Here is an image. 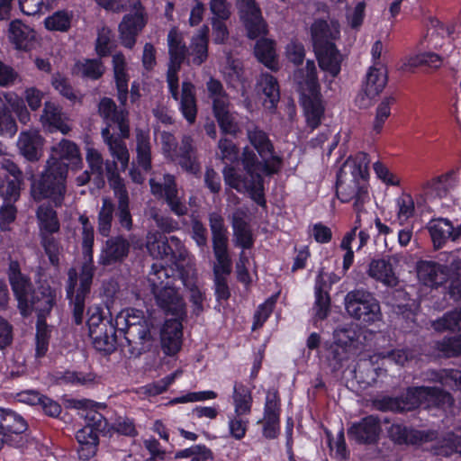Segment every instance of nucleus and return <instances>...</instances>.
<instances>
[{
  "instance_id": "f704fd0d",
  "label": "nucleus",
  "mask_w": 461,
  "mask_h": 461,
  "mask_svg": "<svg viewBox=\"0 0 461 461\" xmlns=\"http://www.w3.org/2000/svg\"><path fill=\"white\" fill-rule=\"evenodd\" d=\"M41 122L43 125L60 131L63 134H67L70 131L61 107L53 102H45Z\"/></svg>"
},
{
  "instance_id": "bf43d9fd",
  "label": "nucleus",
  "mask_w": 461,
  "mask_h": 461,
  "mask_svg": "<svg viewBox=\"0 0 461 461\" xmlns=\"http://www.w3.org/2000/svg\"><path fill=\"white\" fill-rule=\"evenodd\" d=\"M354 193L351 202L357 213L356 226L360 227V213L365 211V205L370 202L367 179H360V185Z\"/></svg>"
},
{
  "instance_id": "3c124183",
  "label": "nucleus",
  "mask_w": 461,
  "mask_h": 461,
  "mask_svg": "<svg viewBox=\"0 0 461 461\" xmlns=\"http://www.w3.org/2000/svg\"><path fill=\"white\" fill-rule=\"evenodd\" d=\"M229 106L230 104H223L213 107L212 110L221 131L225 134L235 135L239 131V126L234 115L230 112Z\"/></svg>"
},
{
  "instance_id": "338daca9",
  "label": "nucleus",
  "mask_w": 461,
  "mask_h": 461,
  "mask_svg": "<svg viewBox=\"0 0 461 461\" xmlns=\"http://www.w3.org/2000/svg\"><path fill=\"white\" fill-rule=\"evenodd\" d=\"M224 76L228 83L235 86L236 83H241L244 79L242 63L230 56L227 57V64L224 68Z\"/></svg>"
},
{
  "instance_id": "2eb2a0df",
  "label": "nucleus",
  "mask_w": 461,
  "mask_h": 461,
  "mask_svg": "<svg viewBox=\"0 0 461 461\" xmlns=\"http://www.w3.org/2000/svg\"><path fill=\"white\" fill-rule=\"evenodd\" d=\"M125 105L118 106L110 97H103L97 104V113L110 130L113 124L117 125L121 136L124 139L130 135L129 112Z\"/></svg>"
},
{
  "instance_id": "1a4fd4ad",
  "label": "nucleus",
  "mask_w": 461,
  "mask_h": 461,
  "mask_svg": "<svg viewBox=\"0 0 461 461\" xmlns=\"http://www.w3.org/2000/svg\"><path fill=\"white\" fill-rule=\"evenodd\" d=\"M225 184L241 194H249L258 205H265L264 179L260 173L240 172L234 167L226 165L222 169Z\"/></svg>"
},
{
  "instance_id": "de8ad7c7",
  "label": "nucleus",
  "mask_w": 461,
  "mask_h": 461,
  "mask_svg": "<svg viewBox=\"0 0 461 461\" xmlns=\"http://www.w3.org/2000/svg\"><path fill=\"white\" fill-rule=\"evenodd\" d=\"M137 160L140 167L148 171L151 168V145L149 133L139 130L136 133Z\"/></svg>"
},
{
  "instance_id": "603ef678",
  "label": "nucleus",
  "mask_w": 461,
  "mask_h": 461,
  "mask_svg": "<svg viewBox=\"0 0 461 461\" xmlns=\"http://www.w3.org/2000/svg\"><path fill=\"white\" fill-rule=\"evenodd\" d=\"M209 224L212 236V248L228 246L227 229L223 217L219 212H211Z\"/></svg>"
},
{
  "instance_id": "20e7f679",
  "label": "nucleus",
  "mask_w": 461,
  "mask_h": 461,
  "mask_svg": "<svg viewBox=\"0 0 461 461\" xmlns=\"http://www.w3.org/2000/svg\"><path fill=\"white\" fill-rule=\"evenodd\" d=\"M119 330L123 332L130 357H138L152 346L151 322L142 311L131 309L121 313L116 320Z\"/></svg>"
},
{
  "instance_id": "473e14b6",
  "label": "nucleus",
  "mask_w": 461,
  "mask_h": 461,
  "mask_svg": "<svg viewBox=\"0 0 461 461\" xmlns=\"http://www.w3.org/2000/svg\"><path fill=\"white\" fill-rule=\"evenodd\" d=\"M8 37L17 50L27 51L33 45L35 32L20 20H14L9 25Z\"/></svg>"
},
{
  "instance_id": "72a5a7b5",
  "label": "nucleus",
  "mask_w": 461,
  "mask_h": 461,
  "mask_svg": "<svg viewBox=\"0 0 461 461\" xmlns=\"http://www.w3.org/2000/svg\"><path fill=\"white\" fill-rule=\"evenodd\" d=\"M101 135L104 143L108 146L112 157L121 164V168L124 171L129 166L130 152L126 143L122 140V137L113 135L108 127L102 130Z\"/></svg>"
},
{
  "instance_id": "864d4df0",
  "label": "nucleus",
  "mask_w": 461,
  "mask_h": 461,
  "mask_svg": "<svg viewBox=\"0 0 461 461\" xmlns=\"http://www.w3.org/2000/svg\"><path fill=\"white\" fill-rule=\"evenodd\" d=\"M453 176V172H448L428 182L426 186L431 190V195L438 198L446 197L450 190L456 186Z\"/></svg>"
},
{
  "instance_id": "7c9ffc66",
  "label": "nucleus",
  "mask_w": 461,
  "mask_h": 461,
  "mask_svg": "<svg viewBox=\"0 0 461 461\" xmlns=\"http://www.w3.org/2000/svg\"><path fill=\"white\" fill-rule=\"evenodd\" d=\"M258 92L263 100L266 109H276L280 99V90L277 80L270 74H262L258 81Z\"/></svg>"
},
{
  "instance_id": "b1692460",
  "label": "nucleus",
  "mask_w": 461,
  "mask_h": 461,
  "mask_svg": "<svg viewBox=\"0 0 461 461\" xmlns=\"http://www.w3.org/2000/svg\"><path fill=\"white\" fill-rule=\"evenodd\" d=\"M389 432L393 440L399 444L418 445L436 438L433 431H420L400 424H393Z\"/></svg>"
},
{
  "instance_id": "774afa93",
  "label": "nucleus",
  "mask_w": 461,
  "mask_h": 461,
  "mask_svg": "<svg viewBox=\"0 0 461 461\" xmlns=\"http://www.w3.org/2000/svg\"><path fill=\"white\" fill-rule=\"evenodd\" d=\"M437 349L446 357L461 355V335L446 337L436 343Z\"/></svg>"
},
{
  "instance_id": "ddd939ff",
  "label": "nucleus",
  "mask_w": 461,
  "mask_h": 461,
  "mask_svg": "<svg viewBox=\"0 0 461 461\" xmlns=\"http://www.w3.org/2000/svg\"><path fill=\"white\" fill-rule=\"evenodd\" d=\"M150 192L153 195L163 197L170 211L176 216H184L188 212L184 196L180 194L173 175L166 174L163 183L157 182L154 178L149 179Z\"/></svg>"
},
{
  "instance_id": "39448f33",
  "label": "nucleus",
  "mask_w": 461,
  "mask_h": 461,
  "mask_svg": "<svg viewBox=\"0 0 461 461\" xmlns=\"http://www.w3.org/2000/svg\"><path fill=\"white\" fill-rule=\"evenodd\" d=\"M294 80L302 96L307 123L315 129L321 122L323 109L319 100L320 85L314 61L309 59L304 68L296 69Z\"/></svg>"
},
{
  "instance_id": "680f3d73",
  "label": "nucleus",
  "mask_w": 461,
  "mask_h": 461,
  "mask_svg": "<svg viewBox=\"0 0 461 461\" xmlns=\"http://www.w3.org/2000/svg\"><path fill=\"white\" fill-rule=\"evenodd\" d=\"M213 249L217 264L213 267L214 277L217 276H227L231 272V260L228 253V246H220Z\"/></svg>"
},
{
  "instance_id": "09e8293b",
  "label": "nucleus",
  "mask_w": 461,
  "mask_h": 461,
  "mask_svg": "<svg viewBox=\"0 0 461 461\" xmlns=\"http://www.w3.org/2000/svg\"><path fill=\"white\" fill-rule=\"evenodd\" d=\"M429 234L436 248H440L453 234V225L448 220L438 219L430 222Z\"/></svg>"
},
{
  "instance_id": "6ab92c4d",
  "label": "nucleus",
  "mask_w": 461,
  "mask_h": 461,
  "mask_svg": "<svg viewBox=\"0 0 461 461\" xmlns=\"http://www.w3.org/2000/svg\"><path fill=\"white\" fill-rule=\"evenodd\" d=\"M57 162L66 167H79L82 165V158L79 148L76 143L69 140L63 139L51 148V156L47 160V164L51 166V161Z\"/></svg>"
},
{
  "instance_id": "412c9836",
  "label": "nucleus",
  "mask_w": 461,
  "mask_h": 461,
  "mask_svg": "<svg viewBox=\"0 0 461 461\" xmlns=\"http://www.w3.org/2000/svg\"><path fill=\"white\" fill-rule=\"evenodd\" d=\"M381 426L379 420L373 416L362 419L358 423L350 427L348 430V437L361 444H372L376 442Z\"/></svg>"
},
{
  "instance_id": "8fccbe9b",
  "label": "nucleus",
  "mask_w": 461,
  "mask_h": 461,
  "mask_svg": "<svg viewBox=\"0 0 461 461\" xmlns=\"http://www.w3.org/2000/svg\"><path fill=\"white\" fill-rule=\"evenodd\" d=\"M233 403L237 416L249 414L252 404V396L249 389L241 384L236 383L233 391Z\"/></svg>"
},
{
  "instance_id": "bb28decb",
  "label": "nucleus",
  "mask_w": 461,
  "mask_h": 461,
  "mask_svg": "<svg viewBox=\"0 0 461 461\" xmlns=\"http://www.w3.org/2000/svg\"><path fill=\"white\" fill-rule=\"evenodd\" d=\"M170 242L172 252L168 258L177 268L183 285H186V279L192 270L191 257L177 237L171 236Z\"/></svg>"
},
{
  "instance_id": "052dcab7",
  "label": "nucleus",
  "mask_w": 461,
  "mask_h": 461,
  "mask_svg": "<svg viewBox=\"0 0 461 461\" xmlns=\"http://www.w3.org/2000/svg\"><path fill=\"white\" fill-rule=\"evenodd\" d=\"M432 327L438 331L461 330V310L447 312L442 318L433 321Z\"/></svg>"
},
{
  "instance_id": "dca6fc26",
  "label": "nucleus",
  "mask_w": 461,
  "mask_h": 461,
  "mask_svg": "<svg viewBox=\"0 0 461 461\" xmlns=\"http://www.w3.org/2000/svg\"><path fill=\"white\" fill-rule=\"evenodd\" d=\"M104 242L98 258L99 265L103 267H113L122 264L129 256L131 243L122 235L108 236Z\"/></svg>"
},
{
  "instance_id": "cd10ccee",
  "label": "nucleus",
  "mask_w": 461,
  "mask_h": 461,
  "mask_svg": "<svg viewBox=\"0 0 461 461\" xmlns=\"http://www.w3.org/2000/svg\"><path fill=\"white\" fill-rule=\"evenodd\" d=\"M314 53L319 67L322 71L330 75L332 78L339 74L343 58L335 45H329L323 49H315Z\"/></svg>"
},
{
  "instance_id": "f8f14e48",
  "label": "nucleus",
  "mask_w": 461,
  "mask_h": 461,
  "mask_svg": "<svg viewBox=\"0 0 461 461\" xmlns=\"http://www.w3.org/2000/svg\"><path fill=\"white\" fill-rule=\"evenodd\" d=\"M129 7L133 14L123 16L119 24V38L121 43L128 49H132L136 43L138 34L147 23V14L140 0H128Z\"/></svg>"
},
{
  "instance_id": "f03ea898",
  "label": "nucleus",
  "mask_w": 461,
  "mask_h": 461,
  "mask_svg": "<svg viewBox=\"0 0 461 461\" xmlns=\"http://www.w3.org/2000/svg\"><path fill=\"white\" fill-rule=\"evenodd\" d=\"M169 63L167 72V82L169 93L176 100H179V109L185 120L193 124L197 114L195 86L189 81L182 83L181 95L178 92V76L182 63L186 59L188 49L183 35L175 28L167 34Z\"/></svg>"
},
{
  "instance_id": "6e6d98bb",
  "label": "nucleus",
  "mask_w": 461,
  "mask_h": 461,
  "mask_svg": "<svg viewBox=\"0 0 461 461\" xmlns=\"http://www.w3.org/2000/svg\"><path fill=\"white\" fill-rule=\"evenodd\" d=\"M41 245L48 256L50 263L58 267L59 265V257L63 252V248L59 241L54 237V234H41L39 236Z\"/></svg>"
},
{
  "instance_id": "4c0bfd02",
  "label": "nucleus",
  "mask_w": 461,
  "mask_h": 461,
  "mask_svg": "<svg viewBox=\"0 0 461 461\" xmlns=\"http://www.w3.org/2000/svg\"><path fill=\"white\" fill-rule=\"evenodd\" d=\"M454 32V24L445 25L437 18H430L423 40L428 42V48L438 49L442 46L441 40Z\"/></svg>"
},
{
  "instance_id": "393cba45",
  "label": "nucleus",
  "mask_w": 461,
  "mask_h": 461,
  "mask_svg": "<svg viewBox=\"0 0 461 461\" xmlns=\"http://www.w3.org/2000/svg\"><path fill=\"white\" fill-rule=\"evenodd\" d=\"M182 329V323L177 317L167 320L164 323L161 330V344L166 354L175 355L180 349L183 336Z\"/></svg>"
},
{
  "instance_id": "69168bd1",
  "label": "nucleus",
  "mask_w": 461,
  "mask_h": 461,
  "mask_svg": "<svg viewBox=\"0 0 461 461\" xmlns=\"http://www.w3.org/2000/svg\"><path fill=\"white\" fill-rule=\"evenodd\" d=\"M50 330L44 320L39 318L37 321L36 330V357H41L45 356L49 348V340Z\"/></svg>"
},
{
  "instance_id": "13d9d810",
  "label": "nucleus",
  "mask_w": 461,
  "mask_h": 461,
  "mask_svg": "<svg viewBox=\"0 0 461 461\" xmlns=\"http://www.w3.org/2000/svg\"><path fill=\"white\" fill-rule=\"evenodd\" d=\"M442 65V58L434 52H424L410 57L404 63L405 68H413L426 66L431 68H438Z\"/></svg>"
},
{
  "instance_id": "aec40b11",
  "label": "nucleus",
  "mask_w": 461,
  "mask_h": 461,
  "mask_svg": "<svg viewBox=\"0 0 461 461\" xmlns=\"http://www.w3.org/2000/svg\"><path fill=\"white\" fill-rule=\"evenodd\" d=\"M157 305L167 314L181 317L185 313V303L176 284L152 292Z\"/></svg>"
},
{
  "instance_id": "ea45409f",
  "label": "nucleus",
  "mask_w": 461,
  "mask_h": 461,
  "mask_svg": "<svg viewBox=\"0 0 461 461\" xmlns=\"http://www.w3.org/2000/svg\"><path fill=\"white\" fill-rule=\"evenodd\" d=\"M41 144L42 140L37 131H23L17 142L18 149L22 155L32 161L39 158L38 153Z\"/></svg>"
},
{
  "instance_id": "37998d69",
  "label": "nucleus",
  "mask_w": 461,
  "mask_h": 461,
  "mask_svg": "<svg viewBox=\"0 0 461 461\" xmlns=\"http://www.w3.org/2000/svg\"><path fill=\"white\" fill-rule=\"evenodd\" d=\"M147 249L155 258H168L172 252L170 237L167 238L158 232H149L147 235Z\"/></svg>"
},
{
  "instance_id": "4d7b16f0",
  "label": "nucleus",
  "mask_w": 461,
  "mask_h": 461,
  "mask_svg": "<svg viewBox=\"0 0 461 461\" xmlns=\"http://www.w3.org/2000/svg\"><path fill=\"white\" fill-rule=\"evenodd\" d=\"M255 55L258 59L271 69L276 68L274 42L262 39L258 41L255 46Z\"/></svg>"
},
{
  "instance_id": "a211bd4d",
  "label": "nucleus",
  "mask_w": 461,
  "mask_h": 461,
  "mask_svg": "<svg viewBox=\"0 0 461 461\" xmlns=\"http://www.w3.org/2000/svg\"><path fill=\"white\" fill-rule=\"evenodd\" d=\"M27 425L20 415L10 410L0 408V449L5 446L16 445L15 438H21Z\"/></svg>"
},
{
  "instance_id": "a19ab883",
  "label": "nucleus",
  "mask_w": 461,
  "mask_h": 461,
  "mask_svg": "<svg viewBox=\"0 0 461 461\" xmlns=\"http://www.w3.org/2000/svg\"><path fill=\"white\" fill-rule=\"evenodd\" d=\"M105 325L106 327H100L99 330L92 331L89 336L96 350L110 354L115 349L116 329L112 323Z\"/></svg>"
},
{
  "instance_id": "0e129e2a",
  "label": "nucleus",
  "mask_w": 461,
  "mask_h": 461,
  "mask_svg": "<svg viewBox=\"0 0 461 461\" xmlns=\"http://www.w3.org/2000/svg\"><path fill=\"white\" fill-rule=\"evenodd\" d=\"M398 222L402 225L413 216L415 206L414 201L410 194H402L396 199Z\"/></svg>"
},
{
  "instance_id": "c9c22d12",
  "label": "nucleus",
  "mask_w": 461,
  "mask_h": 461,
  "mask_svg": "<svg viewBox=\"0 0 461 461\" xmlns=\"http://www.w3.org/2000/svg\"><path fill=\"white\" fill-rule=\"evenodd\" d=\"M114 79L117 88V99L122 105L127 103L129 76L126 72V60L122 53H116L113 57Z\"/></svg>"
},
{
  "instance_id": "7ed1b4c3",
  "label": "nucleus",
  "mask_w": 461,
  "mask_h": 461,
  "mask_svg": "<svg viewBox=\"0 0 461 461\" xmlns=\"http://www.w3.org/2000/svg\"><path fill=\"white\" fill-rule=\"evenodd\" d=\"M108 174H111V186L113 190L117 203L110 198L103 197L102 205L97 214V230L103 237H108L112 231L113 221L116 218L119 226L126 231L133 229V220L130 208V197L127 188L122 181L107 166Z\"/></svg>"
},
{
  "instance_id": "0eeeda50",
  "label": "nucleus",
  "mask_w": 461,
  "mask_h": 461,
  "mask_svg": "<svg viewBox=\"0 0 461 461\" xmlns=\"http://www.w3.org/2000/svg\"><path fill=\"white\" fill-rule=\"evenodd\" d=\"M419 280L428 286L443 285L450 276V293L461 301V259H454L449 267L432 261H421L417 266Z\"/></svg>"
},
{
  "instance_id": "f3484780",
  "label": "nucleus",
  "mask_w": 461,
  "mask_h": 461,
  "mask_svg": "<svg viewBox=\"0 0 461 461\" xmlns=\"http://www.w3.org/2000/svg\"><path fill=\"white\" fill-rule=\"evenodd\" d=\"M387 83L386 71L383 68H370L362 91L357 95L356 103L360 108H366L371 101L378 95Z\"/></svg>"
},
{
  "instance_id": "423d86ee",
  "label": "nucleus",
  "mask_w": 461,
  "mask_h": 461,
  "mask_svg": "<svg viewBox=\"0 0 461 461\" xmlns=\"http://www.w3.org/2000/svg\"><path fill=\"white\" fill-rule=\"evenodd\" d=\"M51 164V166L46 164L40 178L32 182L31 195L35 202L50 200L55 207H60L67 192L68 170L53 160Z\"/></svg>"
},
{
  "instance_id": "e433bc0d",
  "label": "nucleus",
  "mask_w": 461,
  "mask_h": 461,
  "mask_svg": "<svg viewBox=\"0 0 461 461\" xmlns=\"http://www.w3.org/2000/svg\"><path fill=\"white\" fill-rule=\"evenodd\" d=\"M367 275L387 286H395L398 284L392 264L384 258L371 260Z\"/></svg>"
},
{
  "instance_id": "9b49d317",
  "label": "nucleus",
  "mask_w": 461,
  "mask_h": 461,
  "mask_svg": "<svg viewBox=\"0 0 461 461\" xmlns=\"http://www.w3.org/2000/svg\"><path fill=\"white\" fill-rule=\"evenodd\" d=\"M7 276L21 314L28 316L32 312L35 297L31 279L21 272L20 264L16 260L10 261Z\"/></svg>"
},
{
  "instance_id": "5fc2aeb1",
  "label": "nucleus",
  "mask_w": 461,
  "mask_h": 461,
  "mask_svg": "<svg viewBox=\"0 0 461 461\" xmlns=\"http://www.w3.org/2000/svg\"><path fill=\"white\" fill-rule=\"evenodd\" d=\"M324 281L321 275H319L315 285V316L323 320L328 316L330 311V296L326 291H323Z\"/></svg>"
},
{
  "instance_id": "4468645a",
  "label": "nucleus",
  "mask_w": 461,
  "mask_h": 461,
  "mask_svg": "<svg viewBox=\"0 0 461 461\" xmlns=\"http://www.w3.org/2000/svg\"><path fill=\"white\" fill-rule=\"evenodd\" d=\"M236 6L249 38L256 39L267 34V23L263 19L261 10L255 0H237Z\"/></svg>"
},
{
  "instance_id": "2f4dec72",
  "label": "nucleus",
  "mask_w": 461,
  "mask_h": 461,
  "mask_svg": "<svg viewBox=\"0 0 461 461\" xmlns=\"http://www.w3.org/2000/svg\"><path fill=\"white\" fill-rule=\"evenodd\" d=\"M247 136L262 160L274 159L276 157L274 155V146L263 130L257 125L250 124L247 127Z\"/></svg>"
},
{
  "instance_id": "5701e85b",
  "label": "nucleus",
  "mask_w": 461,
  "mask_h": 461,
  "mask_svg": "<svg viewBox=\"0 0 461 461\" xmlns=\"http://www.w3.org/2000/svg\"><path fill=\"white\" fill-rule=\"evenodd\" d=\"M241 163L244 171L248 174L266 173L267 176L276 174L281 167L282 160L279 157H275L274 159H266L259 161L257 154L250 149L245 148L242 153Z\"/></svg>"
},
{
  "instance_id": "79ce46f5",
  "label": "nucleus",
  "mask_w": 461,
  "mask_h": 461,
  "mask_svg": "<svg viewBox=\"0 0 461 461\" xmlns=\"http://www.w3.org/2000/svg\"><path fill=\"white\" fill-rule=\"evenodd\" d=\"M313 50L323 49L329 45H335L331 40L339 34L337 29L331 30L329 23L324 20H316L311 27Z\"/></svg>"
},
{
  "instance_id": "e2e57ef3",
  "label": "nucleus",
  "mask_w": 461,
  "mask_h": 461,
  "mask_svg": "<svg viewBox=\"0 0 461 461\" xmlns=\"http://www.w3.org/2000/svg\"><path fill=\"white\" fill-rule=\"evenodd\" d=\"M208 95L212 101V108L223 104H230L229 95L225 92L221 82L211 77L206 83Z\"/></svg>"
},
{
  "instance_id": "c03bdc74",
  "label": "nucleus",
  "mask_w": 461,
  "mask_h": 461,
  "mask_svg": "<svg viewBox=\"0 0 461 461\" xmlns=\"http://www.w3.org/2000/svg\"><path fill=\"white\" fill-rule=\"evenodd\" d=\"M172 272L171 268L154 264L148 276V283L151 293L175 285L176 278L171 275Z\"/></svg>"
},
{
  "instance_id": "c85d7f7f",
  "label": "nucleus",
  "mask_w": 461,
  "mask_h": 461,
  "mask_svg": "<svg viewBox=\"0 0 461 461\" xmlns=\"http://www.w3.org/2000/svg\"><path fill=\"white\" fill-rule=\"evenodd\" d=\"M231 224L234 244L244 249L252 248L254 238L250 226L246 221V212L240 209L237 210L232 215Z\"/></svg>"
},
{
  "instance_id": "49530a36",
  "label": "nucleus",
  "mask_w": 461,
  "mask_h": 461,
  "mask_svg": "<svg viewBox=\"0 0 461 461\" xmlns=\"http://www.w3.org/2000/svg\"><path fill=\"white\" fill-rule=\"evenodd\" d=\"M34 303L32 311L39 312L41 316L48 314L56 303L57 293L50 285H41L34 293Z\"/></svg>"
},
{
  "instance_id": "4be33fe9",
  "label": "nucleus",
  "mask_w": 461,
  "mask_h": 461,
  "mask_svg": "<svg viewBox=\"0 0 461 461\" xmlns=\"http://www.w3.org/2000/svg\"><path fill=\"white\" fill-rule=\"evenodd\" d=\"M172 161L177 164L190 174H197L200 170V164L196 158V149L194 145V140L189 135H184L179 147H176V152L172 157Z\"/></svg>"
},
{
  "instance_id": "f257e3e1",
  "label": "nucleus",
  "mask_w": 461,
  "mask_h": 461,
  "mask_svg": "<svg viewBox=\"0 0 461 461\" xmlns=\"http://www.w3.org/2000/svg\"><path fill=\"white\" fill-rule=\"evenodd\" d=\"M79 222L82 224V251L85 263L82 266L79 276L76 268L68 269L66 285L67 297L70 302L73 319L77 325L83 322L85 300L90 292L93 281V246L95 240L94 229L88 218L81 215Z\"/></svg>"
},
{
  "instance_id": "a878e982",
  "label": "nucleus",
  "mask_w": 461,
  "mask_h": 461,
  "mask_svg": "<svg viewBox=\"0 0 461 461\" xmlns=\"http://www.w3.org/2000/svg\"><path fill=\"white\" fill-rule=\"evenodd\" d=\"M428 386L409 388L402 398L389 399L387 408L402 412L417 408L422 402L427 401Z\"/></svg>"
},
{
  "instance_id": "6e6552de",
  "label": "nucleus",
  "mask_w": 461,
  "mask_h": 461,
  "mask_svg": "<svg viewBox=\"0 0 461 461\" xmlns=\"http://www.w3.org/2000/svg\"><path fill=\"white\" fill-rule=\"evenodd\" d=\"M369 159L366 153L348 158L337 176V195L342 203L352 201L354 192L360 185V179H367Z\"/></svg>"
},
{
  "instance_id": "a18cd8bd",
  "label": "nucleus",
  "mask_w": 461,
  "mask_h": 461,
  "mask_svg": "<svg viewBox=\"0 0 461 461\" xmlns=\"http://www.w3.org/2000/svg\"><path fill=\"white\" fill-rule=\"evenodd\" d=\"M208 32L209 28L204 25L192 40L190 45L191 62L196 66L202 65L208 57Z\"/></svg>"
},
{
  "instance_id": "c756f323",
  "label": "nucleus",
  "mask_w": 461,
  "mask_h": 461,
  "mask_svg": "<svg viewBox=\"0 0 461 461\" xmlns=\"http://www.w3.org/2000/svg\"><path fill=\"white\" fill-rule=\"evenodd\" d=\"M39 236L41 234H55L60 230L57 212L49 203H41L35 211Z\"/></svg>"
},
{
  "instance_id": "9d476101",
  "label": "nucleus",
  "mask_w": 461,
  "mask_h": 461,
  "mask_svg": "<svg viewBox=\"0 0 461 461\" xmlns=\"http://www.w3.org/2000/svg\"><path fill=\"white\" fill-rule=\"evenodd\" d=\"M345 308L351 317L366 323L375 322L381 318L378 301L364 289L348 292L345 296Z\"/></svg>"
},
{
  "instance_id": "58836bf2",
  "label": "nucleus",
  "mask_w": 461,
  "mask_h": 461,
  "mask_svg": "<svg viewBox=\"0 0 461 461\" xmlns=\"http://www.w3.org/2000/svg\"><path fill=\"white\" fill-rule=\"evenodd\" d=\"M76 438L79 444L77 452L81 459L88 460L95 455L98 445V435L95 430L85 426L77 430Z\"/></svg>"
}]
</instances>
